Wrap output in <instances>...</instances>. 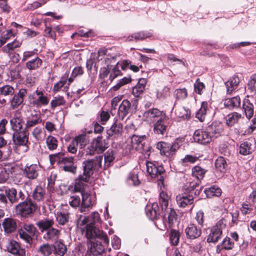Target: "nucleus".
<instances>
[{
    "label": "nucleus",
    "mask_w": 256,
    "mask_h": 256,
    "mask_svg": "<svg viewBox=\"0 0 256 256\" xmlns=\"http://www.w3.org/2000/svg\"><path fill=\"white\" fill-rule=\"evenodd\" d=\"M204 192L208 198H212L213 196H220L222 194L221 189L215 186L206 188Z\"/></svg>",
    "instance_id": "obj_41"
},
{
    "label": "nucleus",
    "mask_w": 256,
    "mask_h": 256,
    "mask_svg": "<svg viewBox=\"0 0 256 256\" xmlns=\"http://www.w3.org/2000/svg\"><path fill=\"white\" fill-rule=\"evenodd\" d=\"M242 109L246 118L250 120L254 114V106L250 100L248 98L244 99L242 101Z\"/></svg>",
    "instance_id": "obj_34"
},
{
    "label": "nucleus",
    "mask_w": 256,
    "mask_h": 256,
    "mask_svg": "<svg viewBox=\"0 0 256 256\" xmlns=\"http://www.w3.org/2000/svg\"><path fill=\"white\" fill-rule=\"evenodd\" d=\"M127 180L129 184L134 186H138L140 183L138 174H136L134 172L130 173Z\"/></svg>",
    "instance_id": "obj_58"
},
{
    "label": "nucleus",
    "mask_w": 256,
    "mask_h": 256,
    "mask_svg": "<svg viewBox=\"0 0 256 256\" xmlns=\"http://www.w3.org/2000/svg\"><path fill=\"white\" fill-rule=\"evenodd\" d=\"M176 200L180 207L185 208L193 203L194 197L192 194L184 192L177 196Z\"/></svg>",
    "instance_id": "obj_24"
},
{
    "label": "nucleus",
    "mask_w": 256,
    "mask_h": 256,
    "mask_svg": "<svg viewBox=\"0 0 256 256\" xmlns=\"http://www.w3.org/2000/svg\"><path fill=\"white\" fill-rule=\"evenodd\" d=\"M2 224L5 232L11 234L17 228V220L12 218H7L3 220Z\"/></svg>",
    "instance_id": "obj_26"
},
{
    "label": "nucleus",
    "mask_w": 256,
    "mask_h": 256,
    "mask_svg": "<svg viewBox=\"0 0 256 256\" xmlns=\"http://www.w3.org/2000/svg\"><path fill=\"white\" fill-rule=\"evenodd\" d=\"M175 114L179 118L188 119L190 116V111L184 106H179L176 109Z\"/></svg>",
    "instance_id": "obj_45"
},
{
    "label": "nucleus",
    "mask_w": 256,
    "mask_h": 256,
    "mask_svg": "<svg viewBox=\"0 0 256 256\" xmlns=\"http://www.w3.org/2000/svg\"><path fill=\"white\" fill-rule=\"evenodd\" d=\"M91 144L95 148L96 153L98 154L102 153L108 148V144L106 143V140L103 139L102 136H100L94 138Z\"/></svg>",
    "instance_id": "obj_25"
},
{
    "label": "nucleus",
    "mask_w": 256,
    "mask_h": 256,
    "mask_svg": "<svg viewBox=\"0 0 256 256\" xmlns=\"http://www.w3.org/2000/svg\"><path fill=\"white\" fill-rule=\"evenodd\" d=\"M52 247L48 244H44L41 245L38 249V252L42 256H49L52 254Z\"/></svg>",
    "instance_id": "obj_50"
},
{
    "label": "nucleus",
    "mask_w": 256,
    "mask_h": 256,
    "mask_svg": "<svg viewBox=\"0 0 256 256\" xmlns=\"http://www.w3.org/2000/svg\"><path fill=\"white\" fill-rule=\"evenodd\" d=\"M16 190L14 188H8L5 190V196L10 204L18 203Z\"/></svg>",
    "instance_id": "obj_43"
},
{
    "label": "nucleus",
    "mask_w": 256,
    "mask_h": 256,
    "mask_svg": "<svg viewBox=\"0 0 256 256\" xmlns=\"http://www.w3.org/2000/svg\"><path fill=\"white\" fill-rule=\"evenodd\" d=\"M54 250L56 254L60 256H63L66 252L67 248L64 244L61 242H59L57 244L54 246Z\"/></svg>",
    "instance_id": "obj_63"
},
{
    "label": "nucleus",
    "mask_w": 256,
    "mask_h": 256,
    "mask_svg": "<svg viewBox=\"0 0 256 256\" xmlns=\"http://www.w3.org/2000/svg\"><path fill=\"white\" fill-rule=\"evenodd\" d=\"M42 63V60L38 57L28 62L26 65V67L30 70H34L40 68Z\"/></svg>",
    "instance_id": "obj_47"
},
{
    "label": "nucleus",
    "mask_w": 256,
    "mask_h": 256,
    "mask_svg": "<svg viewBox=\"0 0 256 256\" xmlns=\"http://www.w3.org/2000/svg\"><path fill=\"white\" fill-rule=\"evenodd\" d=\"M226 224L223 220H219L214 226L210 228V232L208 236V242H216L222 237L223 230L226 228Z\"/></svg>",
    "instance_id": "obj_9"
},
{
    "label": "nucleus",
    "mask_w": 256,
    "mask_h": 256,
    "mask_svg": "<svg viewBox=\"0 0 256 256\" xmlns=\"http://www.w3.org/2000/svg\"><path fill=\"white\" fill-rule=\"evenodd\" d=\"M28 100L30 105L36 108L46 106L49 102V99L46 96L44 95V92L38 90H36L32 94H29Z\"/></svg>",
    "instance_id": "obj_8"
},
{
    "label": "nucleus",
    "mask_w": 256,
    "mask_h": 256,
    "mask_svg": "<svg viewBox=\"0 0 256 256\" xmlns=\"http://www.w3.org/2000/svg\"><path fill=\"white\" fill-rule=\"evenodd\" d=\"M70 205L73 208L80 207L82 205V197L79 194H74L71 196L68 200Z\"/></svg>",
    "instance_id": "obj_46"
},
{
    "label": "nucleus",
    "mask_w": 256,
    "mask_h": 256,
    "mask_svg": "<svg viewBox=\"0 0 256 256\" xmlns=\"http://www.w3.org/2000/svg\"><path fill=\"white\" fill-rule=\"evenodd\" d=\"M14 93V88L8 84H6L0 86V96H12Z\"/></svg>",
    "instance_id": "obj_48"
},
{
    "label": "nucleus",
    "mask_w": 256,
    "mask_h": 256,
    "mask_svg": "<svg viewBox=\"0 0 256 256\" xmlns=\"http://www.w3.org/2000/svg\"><path fill=\"white\" fill-rule=\"evenodd\" d=\"M76 217L78 226H84L86 224V235L87 238L100 236L104 238V242L107 243V234L98 228L102 220L100 214L98 212H94L88 216H84L82 214H76Z\"/></svg>",
    "instance_id": "obj_2"
},
{
    "label": "nucleus",
    "mask_w": 256,
    "mask_h": 256,
    "mask_svg": "<svg viewBox=\"0 0 256 256\" xmlns=\"http://www.w3.org/2000/svg\"><path fill=\"white\" fill-rule=\"evenodd\" d=\"M227 166V164L226 160L222 156H219L216 160V168L220 172H224Z\"/></svg>",
    "instance_id": "obj_52"
},
{
    "label": "nucleus",
    "mask_w": 256,
    "mask_h": 256,
    "mask_svg": "<svg viewBox=\"0 0 256 256\" xmlns=\"http://www.w3.org/2000/svg\"><path fill=\"white\" fill-rule=\"evenodd\" d=\"M180 238V233L174 230H172L170 231V242L174 246L178 245Z\"/></svg>",
    "instance_id": "obj_62"
},
{
    "label": "nucleus",
    "mask_w": 256,
    "mask_h": 256,
    "mask_svg": "<svg viewBox=\"0 0 256 256\" xmlns=\"http://www.w3.org/2000/svg\"><path fill=\"white\" fill-rule=\"evenodd\" d=\"M14 171V168H11L10 169L8 170L4 168L0 172V182L3 183L6 182L10 176V174H12Z\"/></svg>",
    "instance_id": "obj_60"
},
{
    "label": "nucleus",
    "mask_w": 256,
    "mask_h": 256,
    "mask_svg": "<svg viewBox=\"0 0 256 256\" xmlns=\"http://www.w3.org/2000/svg\"><path fill=\"white\" fill-rule=\"evenodd\" d=\"M102 156H96L94 158L84 161L82 162L83 174L84 179L89 180L95 170L102 167Z\"/></svg>",
    "instance_id": "obj_7"
},
{
    "label": "nucleus",
    "mask_w": 256,
    "mask_h": 256,
    "mask_svg": "<svg viewBox=\"0 0 256 256\" xmlns=\"http://www.w3.org/2000/svg\"><path fill=\"white\" fill-rule=\"evenodd\" d=\"M146 172L152 178H156L160 184L164 185V180L166 176L165 170L162 165L156 162L148 161L146 162Z\"/></svg>",
    "instance_id": "obj_6"
},
{
    "label": "nucleus",
    "mask_w": 256,
    "mask_h": 256,
    "mask_svg": "<svg viewBox=\"0 0 256 256\" xmlns=\"http://www.w3.org/2000/svg\"><path fill=\"white\" fill-rule=\"evenodd\" d=\"M56 218L58 224L64 225L69 221V214L65 212H58Z\"/></svg>",
    "instance_id": "obj_56"
},
{
    "label": "nucleus",
    "mask_w": 256,
    "mask_h": 256,
    "mask_svg": "<svg viewBox=\"0 0 256 256\" xmlns=\"http://www.w3.org/2000/svg\"><path fill=\"white\" fill-rule=\"evenodd\" d=\"M84 176L80 174L76 180L74 190L75 192L79 194L82 197V205L78 208V212L80 213L88 212L96 203V198L94 195H92L85 191V188L87 186L86 184L88 180L84 179Z\"/></svg>",
    "instance_id": "obj_3"
},
{
    "label": "nucleus",
    "mask_w": 256,
    "mask_h": 256,
    "mask_svg": "<svg viewBox=\"0 0 256 256\" xmlns=\"http://www.w3.org/2000/svg\"><path fill=\"white\" fill-rule=\"evenodd\" d=\"M238 150L240 154L244 156L251 154L253 151L252 142L250 140L244 142L240 144Z\"/></svg>",
    "instance_id": "obj_36"
},
{
    "label": "nucleus",
    "mask_w": 256,
    "mask_h": 256,
    "mask_svg": "<svg viewBox=\"0 0 256 256\" xmlns=\"http://www.w3.org/2000/svg\"><path fill=\"white\" fill-rule=\"evenodd\" d=\"M208 104L206 102H203L202 103L201 107L196 114V118L200 122H204L208 110Z\"/></svg>",
    "instance_id": "obj_44"
},
{
    "label": "nucleus",
    "mask_w": 256,
    "mask_h": 256,
    "mask_svg": "<svg viewBox=\"0 0 256 256\" xmlns=\"http://www.w3.org/2000/svg\"><path fill=\"white\" fill-rule=\"evenodd\" d=\"M8 251L14 256H25V250L22 248L20 244L14 240L10 241L7 247Z\"/></svg>",
    "instance_id": "obj_22"
},
{
    "label": "nucleus",
    "mask_w": 256,
    "mask_h": 256,
    "mask_svg": "<svg viewBox=\"0 0 256 256\" xmlns=\"http://www.w3.org/2000/svg\"><path fill=\"white\" fill-rule=\"evenodd\" d=\"M60 236V230L52 228L48 230L46 234H44L43 238L46 241L56 242L58 241Z\"/></svg>",
    "instance_id": "obj_30"
},
{
    "label": "nucleus",
    "mask_w": 256,
    "mask_h": 256,
    "mask_svg": "<svg viewBox=\"0 0 256 256\" xmlns=\"http://www.w3.org/2000/svg\"><path fill=\"white\" fill-rule=\"evenodd\" d=\"M60 167L64 171L72 174H75L76 171V166L74 162V158L72 156H66L62 160V164L60 166Z\"/></svg>",
    "instance_id": "obj_23"
},
{
    "label": "nucleus",
    "mask_w": 256,
    "mask_h": 256,
    "mask_svg": "<svg viewBox=\"0 0 256 256\" xmlns=\"http://www.w3.org/2000/svg\"><path fill=\"white\" fill-rule=\"evenodd\" d=\"M66 158L62 152H58L53 154L49 155V158L51 164L56 162L60 166L62 164V160Z\"/></svg>",
    "instance_id": "obj_55"
},
{
    "label": "nucleus",
    "mask_w": 256,
    "mask_h": 256,
    "mask_svg": "<svg viewBox=\"0 0 256 256\" xmlns=\"http://www.w3.org/2000/svg\"><path fill=\"white\" fill-rule=\"evenodd\" d=\"M152 36L150 32H140L133 34L127 38L128 41L132 40L134 39L136 40H142L147 38H150Z\"/></svg>",
    "instance_id": "obj_37"
},
{
    "label": "nucleus",
    "mask_w": 256,
    "mask_h": 256,
    "mask_svg": "<svg viewBox=\"0 0 256 256\" xmlns=\"http://www.w3.org/2000/svg\"><path fill=\"white\" fill-rule=\"evenodd\" d=\"M166 114L163 111H161L156 108H150L146 111L143 114L145 120L150 123L154 122L162 117Z\"/></svg>",
    "instance_id": "obj_19"
},
{
    "label": "nucleus",
    "mask_w": 256,
    "mask_h": 256,
    "mask_svg": "<svg viewBox=\"0 0 256 256\" xmlns=\"http://www.w3.org/2000/svg\"><path fill=\"white\" fill-rule=\"evenodd\" d=\"M208 170L202 168L200 166H196L192 168V175L196 178L198 181H200L204 177Z\"/></svg>",
    "instance_id": "obj_40"
},
{
    "label": "nucleus",
    "mask_w": 256,
    "mask_h": 256,
    "mask_svg": "<svg viewBox=\"0 0 256 256\" xmlns=\"http://www.w3.org/2000/svg\"><path fill=\"white\" fill-rule=\"evenodd\" d=\"M98 238L100 240V242L96 240V242H92L90 243V252L92 256H100L104 251L106 246H107L109 242V240L107 236L108 242L105 243L104 242V238L100 236H95L90 239Z\"/></svg>",
    "instance_id": "obj_13"
},
{
    "label": "nucleus",
    "mask_w": 256,
    "mask_h": 256,
    "mask_svg": "<svg viewBox=\"0 0 256 256\" xmlns=\"http://www.w3.org/2000/svg\"><path fill=\"white\" fill-rule=\"evenodd\" d=\"M208 133L213 138H217L223 132L222 125L218 122H213L210 125L206 128Z\"/></svg>",
    "instance_id": "obj_28"
},
{
    "label": "nucleus",
    "mask_w": 256,
    "mask_h": 256,
    "mask_svg": "<svg viewBox=\"0 0 256 256\" xmlns=\"http://www.w3.org/2000/svg\"><path fill=\"white\" fill-rule=\"evenodd\" d=\"M146 82L147 80L146 78H142L139 80L138 82L133 88L132 90V94L135 97H138L143 93Z\"/></svg>",
    "instance_id": "obj_35"
},
{
    "label": "nucleus",
    "mask_w": 256,
    "mask_h": 256,
    "mask_svg": "<svg viewBox=\"0 0 256 256\" xmlns=\"http://www.w3.org/2000/svg\"><path fill=\"white\" fill-rule=\"evenodd\" d=\"M68 74L66 73L64 76L56 84L53 88V91L58 92L59 91L65 84L66 82V78H68Z\"/></svg>",
    "instance_id": "obj_64"
},
{
    "label": "nucleus",
    "mask_w": 256,
    "mask_h": 256,
    "mask_svg": "<svg viewBox=\"0 0 256 256\" xmlns=\"http://www.w3.org/2000/svg\"><path fill=\"white\" fill-rule=\"evenodd\" d=\"M156 148L160 150L161 155H164L168 158H171L175 154L170 144L160 142L156 144Z\"/></svg>",
    "instance_id": "obj_20"
},
{
    "label": "nucleus",
    "mask_w": 256,
    "mask_h": 256,
    "mask_svg": "<svg viewBox=\"0 0 256 256\" xmlns=\"http://www.w3.org/2000/svg\"><path fill=\"white\" fill-rule=\"evenodd\" d=\"M122 124L120 122L116 120L111 127L107 130L108 138H116L122 134Z\"/></svg>",
    "instance_id": "obj_27"
},
{
    "label": "nucleus",
    "mask_w": 256,
    "mask_h": 256,
    "mask_svg": "<svg viewBox=\"0 0 256 256\" xmlns=\"http://www.w3.org/2000/svg\"><path fill=\"white\" fill-rule=\"evenodd\" d=\"M193 138L195 142L201 144H208L212 140V136L206 128L196 130L193 134Z\"/></svg>",
    "instance_id": "obj_14"
},
{
    "label": "nucleus",
    "mask_w": 256,
    "mask_h": 256,
    "mask_svg": "<svg viewBox=\"0 0 256 256\" xmlns=\"http://www.w3.org/2000/svg\"><path fill=\"white\" fill-rule=\"evenodd\" d=\"M102 65L100 70L99 78L104 81L106 78H108L110 82L118 76L122 75L120 70L119 61L117 60V56H108L104 60L100 59Z\"/></svg>",
    "instance_id": "obj_4"
},
{
    "label": "nucleus",
    "mask_w": 256,
    "mask_h": 256,
    "mask_svg": "<svg viewBox=\"0 0 256 256\" xmlns=\"http://www.w3.org/2000/svg\"><path fill=\"white\" fill-rule=\"evenodd\" d=\"M170 119L165 114L162 117L154 122V132L156 134L164 135L166 131L167 128L169 126Z\"/></svg>",
    "instance_id": "obj_15"
},
{
    "label": "nucleus",
    "mask_w": 256,
    "mask_h": 256,
    "mask_svg": "<svg viewBox=\"0 0 256 256\" xmlns=\"http://www.w3.org/2000/svg\"><path fill=\"white\" fill-rule=\"evenodd\" d=\"M46 144L49 150H54L56 149L58 146V141L54 136H49L46 139Z\"/></svg>",
    "instance_id": "obj_53"
},
{
    "label": "nucleus",
    "mask_w": 256,
    "mask_h": 256,
    "mask_svg": "<svg viewBox=\"0 0 256 256\" xmlns=\"http://www.w3.org/2000/svg\"><path fill=\"white\" fill-rule=\"evenodd\" d=\"M134 108L136 110L137 108V100H136L132 106L131 102L128 100H124L118 106V116L120 120H123L130 112Z\"/></svg>",
    "instance_id": "obj_11"
},
{
    "label": "nucleus",
    "mask_w": 256,
    "mask_h": 256,
    "mask_svg": "<svg viewBox=\"0 0 256 256\" xmlns=\"http://www.w3.org/2000/svg\"><path fill=\"white\" fill-rule=\"evenodd\" d=\"M184 232L186 238L190 240L199 238L202 234L201 228L196 226L194 224H189L186 228Z\"/></svg>",
    "instance_id": "obj_21"
},
{
    "label": "nucleus",
    "mask_w": 256,
    "mask_h": 256,
    "mask_svg": "<svg viewBox=\"0 0 256 256\" xmlns=\"http://www.w3.org/2000/svg\"><path fill=\"white\" fill-rule=\"evenodd\" d=\"M22 42L18 40H14L12 42L8 44L6 46L2 48V50L4 53H10L11 50H14L15 48L20 47Z\"/></svg>",
    "instance_id": "obj_49"
},
{
    "label": "nucleus",
    "mask_w": 256,
    "mask_h": 256,
    "mask_svg": "<svg viewBox=\"0 0 256 256\" xmlns=\"http://www.w3.org/2000/svg\"><path fill=\"white\" fill-rule=\"evenodd\" d=\"M36 232V228L32 224H24L18 230V234L21 239L26 243L31 244Z\"/></svg>",
    "instance_id": "obj_10"
},
{
    "label": "nucleus",
    "mask_w": 256,
    "mask_h": 256,
    "mask_svg": "<svg viewBox=\"0 0 256 256\" xmlns=\"http://www.w3.org/2000/svg\"><path fill=\"white\" fill-rule=\"evenodd\" d=\"M45 194V189L41 186H37L32 192V196L34 200L40 202L44 200Z\"/></svg>",
    "instance_id": "obj_39"
},
{
    "label": "nucleus",
    "mask_w": 256,
    "mask_h": 256,
    "mask_svg": "<svg viewBox=\"0 0 256 256\" xmlns=\"http://www.w3.org/2000/svg\"><path fill=\"white\" fill-rule=\"evenodd\" d=\"M200 182H187L184 186V189L186 190L188 194H190L192 195L194 190L199 186Z\"/></svg>",
    "instance_id": "obj_59"
},
{
    "label": "nucleus",
    "mask_w": 256,
    "mask_h": 256,
    "mask_svg": "<svg viewBox=\"0 0 256 256\" xmlns=\"http://www.w3.org/2000/svg\"><path fill=\"white\" fill-rule=\"evenodd\" d=\"M26 94V89L23 88L20 89L18 92L14 93L12 98L9 100L11 108L15 109L20 106L23 103Z\"/></svg>",
    "instance_id": "obj_18"
},
{
    "label": "nucleus",
    "mask_w": 256,
    "mask_h": 256,
    "mask_svg": "<svg viewBox=\"0 0 256 256\" xmlns=\"http://www.w3.org/2000/svg\"><path fill=\"white\" fill-rule=\"evenodd\" d=\"M146 135L134 134L131 138L132 146L138 150L148 151L150 148L146 144Z\"/></svg>",
    "instance_id": "obj_16"
},
{
    "label": "nucleus",
    "mask_w": 256,
    "mask_h": 256,
    "mask_svg": "<svg viewBox=\"0 0 256 256\" xmlns=\"http://www.w3.org/2000/svg\"><path fill=\"white\" fill-rule=\"evenodd\" d=\"M240 80L237 76H234L232 77L225 82V86L226 88V94H230L233 90L237 88L239 84Z\"/></svg>",
    "instance_id": "obj_33"
},
{
    "label": "nucleus",
    "mask_w": 256,
    "mask_h": 256,
    "mask_svg": "<svg viewBox=\"0 0 256 256\" xmlns=\"http://www.w3.org/2000/svg\"><path fill=\"white\" fill-rule=\"evenodd\" d=\"M73 140H76V142H77L76 144L78 146V145L80 146V148H82L86 146L88 142L86 136L84 134H80L78 136L75 137V138Z\"/></svg>",
    "instance_id": "obj_61"
},
{
    "label": "nucleus",
    "mask_w": 256,
    "mask_h": 256,
    "mask_svg": "<svg viewBox=\"0 0 256 256\" xmlns=\"http://www.w3.org/2000/svg\"><path fill=\"white\" fill-rule=\"evenodd\" d=\"M42 120L40 114H31L26 118V123L24 129L28 132V130L36 124L42 122Z\"/></svg>",
    "instance_id": "obj_29"
},
{
    "label": "nucleus",
    "mask_w": 256,
    "mask_h": 256,
    "mask_svg": "<svg viewBox=\"0 0 256 256\" xmlns=\"http://www.w3.org/2000/svg\"><path fill=\"white\" fill-rule=\"evenodd\" d=\"M54 224V222L52 220L46 218L38 221L36 222V225L42 232L49 230L52 228Z\"/></svg>",
    "instance_id": "obj_38"
},
{
    "label": "nucleus",
    "mask_w": 256,
    "mask_h": 256,
    "mask_svg": "<svg viewBox=\"0 0 256 256\" xmlns=\"http://www.w3.org/2000/svg\"><path fill=\"white\" fill-rule=\"evenodd\" d=\"M168 196L164 192L160 194L159 204L156 202L148 205L146 208V212L148 217L150 220L159 218L162 217V220L166 218V214L168 226L171 228L177 220V214L175 210L172 208H168Z\"/></svg>",
    "instance_id": "obj_1"
},
{
    "label": "nucleus",
    "mask_w": 256,
    "mask_h": 256,
    "mask_svg": "<svg viewBox=\"0 0 256 256\" xmlns=\"http://www.w3.org/2000/svg\"><path fill=\"white\" fill-rule=\"evenodd\" d=\"M12 140L17 146H24L28 148V132L24 128L22 130L14 132L12 134Z\"/></svg>",
    "instance_id": "obj_17"
},
{
    "label": "nucleus",
    "mask_w": 256,
    "mask_h": 256,
    "mask_svg": "<svg viewBox=\"0 0 256 256\" xmlns=\"http://www.w3.org/2000/svg\"><path fill=\"white\" fill-rule=\"evenodd\" d=\"M37 208L36 204L32 198H27L25 201L20 202L16 204L14 212L16 216L27 218L32 216Z\"/></svg>",
    "instance_id": "obj_5"
},
{
    "label": "nucleus",
    "mask_w": 256,
    "mask_h": 256,
    "mask_svg": "<svg viewBox=\"0 0 256 256\" xmlns=\"http://www.w3.org/2000/svg\"><path fill=\"white\" fill-rule=\"evenodd\" d=\"M114 152L112 150H108L104 154V168H108L111 163L114 161Z\"/></svg>",
    "instance_id": "obj_57"
},
{
    "label": "nucleus",
    "mask_w": 256,
    "mask_h": 256,
    "mask_svg": "<svg viewBox=\"0 0 256 256\" xmlns=\"http://www.w3.org/2000/svg\"><path fill=\"white\" fill-rule=\"evenodd\" d=\"M12 130L14 132L22 130L25 126V122L20 112H13L10 120Z\"/></svg>",
    "instance_id": "obj_12"
},
{
    "label": "nucleus",
    "mask_w": 256,
    "mask_h": 256,
    "mask_svg": "<svg viewBox=\"0 0 256 256\" xmlns=\"http://www.w3.org/2000/svg\"><path fill=\"white\" fill-rule=\"evenodd\" d=\"M38 166L36 164H28L25 166L23 171L24 174L28 179L34 180L38 176Z\"/></svg>",
    "instance_id": "obj_32"
},
{
    "label": "nucleus",
    "mask_w": 256,
    "mask_h": 256,
    "mask_svg": "<svg viewBox=\"0 0 256 256\" xmlns=\"http://www.w3.org/2000/svg\"><path fill=\"white\" fill-rule=\"evenodd\" d=\"M225 108L232 110L238 108L240 106L241 100L239 96H234L231 98H227L223 100Z\"/></svg>",
    "instance_id": "obj_31"
},
{
    "label": "nucleus",
    "mask_w": 256,
    "mask_h": 256,
    "mask_svg": "<svg viewBox=\"0 0 256 256\" xmlns=\"http://www.w3.org/2000/svg\"><path fill=\"white\" fill-rule=\"evenodd\" d=\"M242 118V115L236 112H233L227 116L226 124L229 126H233L237 123Z\"/></svg>",
    "instance_id": "obj_42"
},
{
    "label": "nucleus",
    "mask_w": 256,
    "mask_h": 256,
    "mask_svg": "<svg viewBox=\"0 0 256 256\" xmlns=\"http://www.w3.org/2000/svg\"><path fill=\"white\" fill-rule=\"evenodd\" d=\"M174 96L176 100H183L188 96L187 90L186 88L176 89L174 91Z\"/></svg>",
    "instance_id": "obj_54"
},
{
    "label": "nucleus",
    "mask_w": 256,
    "mask_h": 256,
    "mask_svg": "<svg viewBox=\"0 0 256 256\" xmlns=\"http://www.w3.org/2000/svg\"><path fill=\"white\" fill-rule=\"evenodd\" d=\"M170 95V88L167 86H164L162 90H158L156 92V97L160 100H164Z\"/></svg>",
    "instance_id": "obj_51"
}]
</instances>
